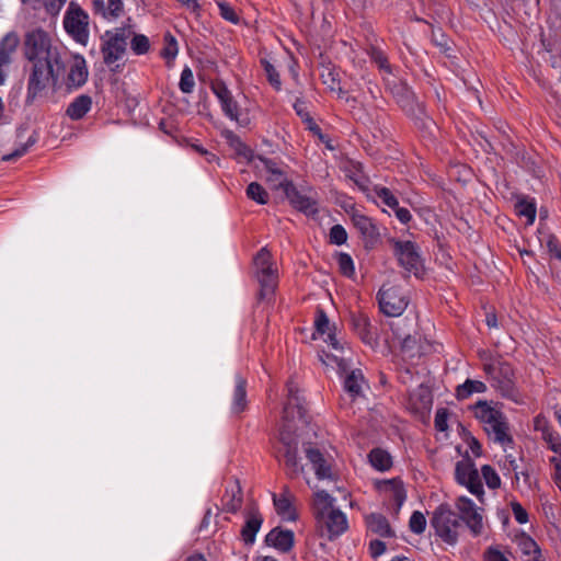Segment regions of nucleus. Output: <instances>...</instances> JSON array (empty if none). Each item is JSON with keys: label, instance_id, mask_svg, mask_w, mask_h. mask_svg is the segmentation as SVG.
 <instances>
[{"label": "nucleus", "instance_id": "f257e3e1", "mask_svg": "<svg viewBox=\"0 0 561 561\" xmlns=\"http://www.w3.org/2000/svg\"><path fill=\"white\" fill-rule=\"evenodd\" d=\"M23 57L28 61L27 102H33L50 83L56 85L61 68L60 53L47 32L34 28L25 33L22 44Z\"/></svg>", "mask_w": 561, "mask_h": 561}, {"label": "nucleus", "instance_id": "f03ea898", "mask_svg": "<svg viewBox=\"0 0 561 561\" xmlns=\"http://www.w3.org/2000/svg\"><path fill=\"white\" fill-rule=\"evenodd\" d=\"M313 515L321 536L333 540L348 528L346 515L335 508V499L328 492L317 491L312 500Z\"/></svg>", "mask_w": 561, "mask_h": 561}, {"label": "nucleus", "instance_id": "7ed1b4c3", "mask_svg": "<svg viewBox=\"0 0 561 561\" xmlns=\"http://www.w3.org/2000/svg\"><path fill=\"white\" fill-rule=\"evenodd\" d=\"M473 414L488 437L504 449L513 444L511 427L505 414L491 402L479 401L473 405Z\"/></svg>", "mask_w": 561, "mask_h": 561}, {"label": "nucleus", "instance_id": "20e7f679", "mask_svg": "<svg viewBox=\"0 0 561 561\" xmlns=\"http://www.w3.org/2000/svg\"><path fill=\"white\" fill-rule=\"evenodd\" d=\"M473 414L488 437L504 449L513 444L511 427L505 414L491 402L479 401L473 405Z\"/></svg>", "mask_w": 561, "mask_h": 561}, {"label": "nucleus", "instance_id": "39448f33", "mask_svg": "<svg viewBox=\"0 0 561 561\" xmlns=\"http://www.w3.org/2000/svg\"><path fill=\"white\" fill-rule=\"evenodd\" d=\"M298 385L294 380L287 382V402L284 407V420L286 423L283 425L279 433V440L283 445L284 450L290 449L291 447L298 448V439L295 435L294 426L290 421L296 417L304 419L306 409L302 404V398L299 397Z\"/></svg>", "mask_w": 561, "mask_h": 561}, {"label": "nucleus", "instance_id": "423d86ee", "mask_svg": "<svg viewBox=\"0 0 561 561\" xmlns=\"http://www.w3.org/2000/svg\"><path fill=\"white\" fill-rule=\"evenodd\" d=\"M483 371L491 381V386L499 391L502 397L518 402L519 393L515 388L513 380L514 373L508 363L500 358L490 357L483 363Z\"/></svg>", "mask_w": 561, "mask_h": 561}, {"label": "nucleus", "instance_id": "0eeeda50", "mask_svg": "<svg viewBox=\"0 0 561 561\" xmlns=\"http://www.w3.org/2000/svg\"><path fill=\"white\" fill-rule=\"evenodd\" d=\"M255 277L260 284L259 298L270 302L278 285V271L272 254L262 248L253 259Z\"/></svg>", "mask_w": 561, "mask_h": 561}, {"label": "nucleus", "instance_id": "6e6552de", "mask_svg": "<svg viewBox=\"0 0 561 561\" xmlns=\"http://www.w3.org/2000/svg\"><path fill=\"white\" fill-rule=\"evenodd\" d=\"M431 526L444 542L454 546L458 541L461 523L449 505L440 504L433 512Z\"/></svg>", "mask_w": 561, "mask_h": 561}, {"label": "nucleus", "instance_id": "1a4fd4ad", "mask_svg": "<svg viewBox=\"0 0 561 561\" xmlns=\"http://www.w3.org/2000/svg\"><path fill=\"white\" fill-rule=\"evenodd\" d=\"M393 254L399 265L404 270L405 275H414L421 278L424 274V262L420 253V248L412 241H402L392 239Z\"/></svg>", "mask_w": 561, "mask_h": 561}, {"label": "nucleus", "instance_id": "9d476101", "mask_svg": "<svg viewBox=\"0 0 561 561\" xmlns=\"http://www.w3.org/2000/svg\"><path fill=\"white\" fill-rule=\"evenodd\" d=\"M133 30L130 26L116 27L113 31H106L102 36L101 51L103 61L111 66L119 60L127 47V39L131 36Z\"/></svg>", "mask_w": 561, "mask_h": 561}, {"label": "nucleus", "instance_id": "9b49d317", "mask_svg": "<svg viewBox=\"0 0 561 561\" xmlns=\"http://www.w3.org/2000/svg\"><path fill=\"white\" fill-rule=\"evenodd\" d=\"M66 32L79 44L87 45L89 39V15L76 2H70L64 16Z\"/></svg>", "mask_w": 561, "mask_h": 561}, {"label": "nucleus", "instance_id": "f8f14e48", "mask_svg": "<svg viewBox=\"0 0 561 561\" xmlns=\"http://www.w3.org/2000/svg\"><path fill=\"white\" fill-rule=\"evenodd\" d=\"M455 478L459 484L466 486L471 494L483 502L484 490L480 474L470 460H460L456 463Z\"/></svg>", "mask_w": 561, "mask_h": 561}, {"label": "nucleus", "instance_id": "ddd939ff", "mask_svg": "<svg viewBox=\"0 0 561 561\" xmlns=\"http://www.w3.org/2000/svg\"><path fill=\"white\" fill-rule=\"evenodd\" d=\"M378 302L381 312L389 317L400 316L408 306V299L396 286H382L378 291Z\"/></svg>", "mask_w": 561, "mask_h": 561}, {"label": "nucleus", "instance_id": "4468645a", "mask_svg": "<svg viewBox=\"0 0 561 561\" xmlns=\"http://www.w3.org/2000/svg\"><path fill=\"white\" fill-rule=\"evenodd\" d=\"M455 506L459 512V520H462L474 536H479L483 529L482 510L467 496L457 497Z\"/></svg>", "mask_w": 561, "mask_h": 561}, {"label": "nucleus", "instance_id": "2eb2a0df", "mask_svg": "<svg viewBox=\"0 0 561 561\" xmlns=\"http://www.w3.org/2000/svg\"><path fill=\"white\" fill-rule=\"evenodd\" d=\"M213 93L220 102L224 114L231 121L239 122V105L231 91L222 80H215L210 84Z\"/></svg>", "mask_w": 561, "mask_h": 561}, {"label": "nucleus", "instance_id": "dca6fc26", "mask_svg": "<svg viewBox=\"0 0 561 561\" xmlns=\"http://www.w3.org/2000/svg\"><path fill=\"white\" fill-rule=\"evenodd\" d=\"M256 160H259L262 165L261 170L266 173L265 180L271 188L283 190L285 192V188L293 184L290 181H288L284 171L278 167L276 161L262 156H257ZM256 168L260 169V165L256 164Z\"/></svg>", "mask_w": 561, "mask_h": 561}, {"label": "nucleus", "instance_id": "f3484780", "mask_svg": "<svg viewBox=\"0 0 561 561\" xmlns=\"http://www.w3.org/2000/svg\"><path fill=\"white\" fill-rule=\"evenodd\" d=\"M340 370L345 374L344 378V390L350 397L351 401H354L363 393L364 376L360 369H352L347 371L345 360L334 356Z\"/></svg>", "mask_w": 561, "mask_h": 561}, {"label": "nucleus", "instance_id": "a211bd4d", "mask_svg": "<svg viewBox=\"0 0 561 561\" xmlns=\"http://www.w3.org/2000/svg\"><path fill=\"white\" fill-rule=\"evenodd\" d=\"M244 525L241 529L243 542L251 546L255 542V537L263 524V516L256 505L248 507L244 512Z\"/></svg>", "mask_w": 561, "mask_h": 561}, {"label": "nucleus", "instance_id": "6ab92c4d", "mask_svg": "<svg viewBox=\"0 0 561 561\" xmlns=\"http://www.w3.org/2000/svg\"><path fill=\"white\" fill-rule=\"evenodd\" d=\"M377 490L396 504V512H399L407 499L403 483L399 479L381 480L376 483Z\"/></svg>", "mask_w": 561, "mask_h": 561}, {"label": "nucleus", "instance_id": "aec40b11", "mask_svg": "<svg viewBox=\"0 0 561 561\" xmlns=\"http://www.w3.org/2000/svg\"><path fill=\"white\" fill-rule=\"evenodd\" d=\"M305 453L318 479H333L332 466L318 448L309 445L305 448Z\"/></svg>", "mask_w": 561, "mask_h": 561}, {"label": "nucleus", "instance_id": "412c9836", "mask_svg": "<svg viewBox=\"0 0 561 561\" xmlns=\"http://www.w3.org/2000/svg\"><path fill=\"white\" fill-rule=\"evenodd\" d=\"M243 502L242 490L238 479H232L226 486L221 499L222 510L229 513H237Z\"/></svg>", "mask_w": 561, "mask_h": 561}, {"label": "nucleus", "instance_id": "4be33fe9", "mask_svg": "<svg viewBox=\"0 0 561 561\" xmlns=\"http://www.w3.org/2000/svg\"><path fill=\"white\" fill-rule=\"evenodd\" d=\"M285 195L290 202V204L297 208L298 210L307 214L313 215L318 211L317 202L310 196H306L301 194L294 184L288 185L285 188Z\"/></svg>", "mask_w": 561, "mask_h": 561}, {"label": "nucleus", "instance_id": "5701e85b", "mask_svg": "<svg viewBox=\"0 0 561 561\" xmlns=\"http://www.w3.org/2000/svg\"><path fill=\"white\" fill-rule=\"evenodd\" d=\"M351 218L354 227L367 242L373 244L378 240L379 231L371 218L357 210L353 211Z\"/></svg>", "mask_w": 561, "mask_h": 561}, {"label": "nucleus", "instance_id": "b1692460", "mask_svg": "<svg viewBox=\"0 0 561 561\" xmlns=\"http://www.w3.org/2000/svg\"><path fill=\"white\" fill-rule=\"evenodd\" d=\"M88 75L85 59L79 55L75 56L67 77L68 87L76 89L82 87L88 80Z\"/></svg>", "mask_w": 561, "mask_h": 561}, {"label": "nucleus", "instance_id": "393cba45", "mask_svg": "<svg viewBox=\"0 0 561 561\" xmlns=\"http://www.w3.org/2000/svg\"><path fill=\"white\" fill-rule=\"evenodd\" d=\"M265 543L282 552H287L294 545V533L291 530L274 528L266 535Z\"/></svg>", "mask_w": 561, "mask_h": 561}, {"label": "nucleus", "instance_id": "a878e982", "mask_svg": "<svg viewBox=\"0 0 561 561\" xmlns=\"http://www.w3.org/2000/svg\"><path fill=\"white\" fill-rule=\"evenodd\" d=\"M367 529L380 537H393L394 533L388 519L379 513H371L365 517Z\"/></svg>", "mask_w": 561, "mask_h": 561}, {"label": "nucleus", "instance_id": "bb28decb", "mask_svg": "<svg viewBox=\"0 0 561 561\" xmlns=\"http://www.w3.org/2000/svg\"><path fill=\"white\" fill-rule=\"evenodd\" d=\"M273 502L277 514L285 520H295L296 511L289 497V491L286 488L279 496L273 494Z\"/></svg>", "mask_w": 561, "mask_h": 561}, {"label": "nucleus", "instance_id": "cd10ccee", "mask_svg": "<svg viewBox=\"0 0 561 561\" xmlns=\"http://www.w3.org/2000/svg\"><path fill=\"white\" fill-rule=\"evenodd\" d=\"M20 44V37L16 32L7 33L0 41V65H9L11 56Z\"/></svg>", "mask_w": 561, "mask_h": 561}, {"label": "nucleus", "instance_id": "c85d7f7f", "mask_svg": "<svg viewBox=\"0 0 561 561\" xmlns=\"http://www.w3.org/2000/svg\"><path fill=\"white\" fill-rule=\"evenodd\" d=\"M92 106V99L87 94L77 96L67 107L66 114L73 121L81 119Z\"/></svg>", "mask_w": 561, "mask_h": 561}, {"label": "nucleus", "instance_id": "c756f323", "mask_svg": "<svg viewBox=\"0 0 561 561\" xmlns=\"http://www.w3.org/2000/svg\"><path fill=\"white\" fill-rule=\"evenodd\" d=\"M247 408V380L236 376V385L232 399V412L240 413Z\"/></svg>", "mask_w": 561, "mask_h": 561}, {"label": "nucleus", "instance_id": "7c9ffc66", "mask_svg": "<svg viewBox=\"0 0 561 561\" xmlns=\"http://www.w3.org/2000/svg\"><path fill=\"white\" fill-rule=\"evenodd\" d=\"M314 324H316V329H317L318 333H320L322 335L323 334L328 335V337L325 339V342H329L330 345L336 351L342 350V346H340V343H339L335 334L331 332L330 321H329L327 314L322 310H320L318 312V317L316 319Z\"/></svg>", "mask_w": 561, "mask_h": 561}, {"label": "nucleus", "instance_id": "2f4dec72", "mask_svg": "<svg viewBox=\"0 0 561 561\" xmlns=\"http://www.w3.org/2000/svg\"><path fill=\"white\" fill-rule=\"evenodd\" d=\"M515 211L519 217H525L528 225H531L536 218V203L534 198L518 197L515 203Z\"/></svg>", "mask_w": 561, "mask_h": 561}, {"label": "nucleus", "instance_id": "473e14b6", "mask_svg": "<svg viewBox=\"0 0 561 561\" xmlns=\"http://www.w3.org/2000/svg\"><path fill=\"white\" fill-rule=\"evenodd\" d=\"M486 386L480 380L467 379L463 383L456 388V397L458 400H466L473 393H483Z\"/></svg>", "mask_w": 561, "mask_h": 561}, {"label": "nucleus", "instance_id": "72a5a7b5", "mask_svg": "<svg viewBox=\"0 0 561 561\" xmlns=\"http://www.w3.org/2000/svg\"><path fill=\"white\" fill-rule=\"evenodd\" d=\"M369 461L374 468L380 471L388 470L391 467V457L390 455L380 449L375 448L369 453Z\"/></svg>", "mask_w": 561, "mask_h": 561}, {"label": "nucleus", "instance_id": "f704fd0d", "mask_svg": "<svg viewBox=\"0 0 561 561\" xmlns=\"http://www.w3.org/2000/svg\"><path fill=\"white\" fill-rule=\"evenodd\" d=\"M518 546L522 552L529 557L527 561H538L542 556L539 546L537 542L530 538L529 536H523L519 539Z\"/></svg>", "mask_w": 561, "mask_h": 561}, {"label": "nucleus", "instance_id": "c9c22d12", "mask_svg": "<svg viewBox=\"0 0 561 561\" xmlns=\"http://www.w3.org/2000/svg\"><path fill=\"white\" fill-rule=\"evenodd\" d=\"M284 458L285 465L291 477H297L302 472L304 468L300 466L298 460V448L291 447L290 449L284 450Z\"/></svg>", "mask_w": 561, "mask_h": 561}, {"label": "nucleus", "instance_id": "e433bc0d", "mask_svg": "<svg viewBox=\"0 0 561 561\" xmlns=\"http://www.w3.org/2000/svg\"><path fill=\"white\" fill-rule=\"evenodd\" d=\"M245 194L248 198L256 202L257 204L265 205L268 202V194L266 190L257 182H252L248 185Z\"/></svg>", "mask_w": 561, "mask_h": 561}, {"label": "nucleus", "instance_id": "4c0bfd02", "mask_svg": "<svg viewBox=\"0 0 561 561\" xmlns=\"http://www.w3.org/2000/svg\"><path fill=\"white\" fill-rule=\"evenodd\" d=\"M354 325L364 341L370 342L373 340V325L367 316L359 314L354 319Z\"/></svg>", "mask_w": 561, "mask_h": 561}, {"label": "nucleus", "instance_id": "58836bf2", "mask_svg": "<svg viewBox=\"0 0 561 561\" xmlns=\"http://www.w3.org/2000/svg\"><path fill=\"white\" fill-rule=\"evenodd\" d=\"M130 48L136 55H144L150 49L149 38L144 34H131Z\"/></svg>", "mask_w": 561, "mask_h": 561}, {"label": "nucleus", "instance_id": "ea45409f", "mask_svg": "<svg viewBox=\"0 0 561 561\" xmlns=\"http://www.w3.org/2000/svg\"><path fill=\"white\" fill-rule=\"evenodd\" d=\"M336 262L339 265L340 272L346 276L352 277L355 273L354 262L350 254L347 253H339L336 255Z\"/></svg>", "mask_w": 561, "mask_h": 561}, {"label": "nucleus", "instance_id": "a19ab883", "mask_svg": "<svg viewBox=\"0 0 561 561\" xmlns=\"http://www.w3.org/2000/svg\"><path fill=\"white\" fill-rule=\"evenodd\" d=\"M37 137L35 135H31L26 142L20 145L14 151L9 154L2 157L3 161H14L22 156H24L28 149L36 142Z\"/></svg>", "mask_w": 561, "mask_h": 561}, {"label": "nucleus", "instance_id": "79ce46f5", "mask_svg": "<svg viewBox=\"0 0 561 561\" xmlns=\"http://www.w3.org/2000/svg\"><path fill=\"white\" fill-rule=\"evenodd\" d=\"M195 87L193 71L190 67H185L181 72L179 88L183 93H192Z\"/></svg>", "mask_w": 561, "mask_h": 561}, {"label": "nucleus", "instance_id": "37998d69", "mask_svg": "<svg viewBox=\"0 0 561 561\" xmlns=\"http://www.w3.org/2000/svg\"><path fill=\"white\" fill-rule=\"evenodd\" d=\"M261 64L265 70L268 82L275 88V90L279 91L282 88V82L275 67L267 59H262Z\"/></svg>", "mask_w": 561, "mask_h": 561}, {"label": "nucleus", "instance_id": "c03bdc74", "mask_svg": "<svg viewBox=\"0 0 561 561\" xmlns=\"http://www.w3.org/2000/svg\"><path fill=\"white\" fill-rule=\"evenodd\" d=\"M409 527L412 533L417 535L422 534L426 528V518L424 514L419 511L413 512L409 520Z\"/></svg>", "mask_w": 561, "mask_h": 561}, {"label": "nucleus", "instance_id": "a18cd8bd", "mask_svg": "<svg viewBox=\"0 0 561 561\" xmlns=\"http://www.w3.org/2000/svg\"><path fill=\"white\" fill-rule=\"evenodd\" d=\"M374 192L376 196L380 198L381 202L388 207L392 208L398 206V199L389 188L383 186H375Z\"/></svg>", "mask_w": 561, "mask_h": 561}, {"label": "nucleus", "instance_id": "49530a36", "mask_svg": "<svg viewBox=\"0 0 561 561\" xmlns=\"http://www.w3.org/2000/svg\"><path fill=\"white\" fill-rule=\"evenodd\" d=\"M230 146L232 147V149L234 150V152L238 156H240L249 161L253 160L251 149L245 144H243L237 136L231 135Z\"/></svg>", "mask_w": 561, "mask_h": 561}, {"label": "nucleus", "instance_id": "de8ad7c7", "mask_svg": "<svg viewBox=\"0 0 561 561\" xmlns=\"http://www.w3.org/2000/svg\"><path fill=\"white\" fill-rule=\"evenodd\" d=\"M541 439L547 444L550 450L561 456V436L554 428L541 437Z\"/></svg>", "mask_w": 561, "mask_h": 561}, {"label": "nucleus", "instance_id": "09e8293b", "mask_svg": "<svg viewBox=\"0 0 561 561\" xmlns=\"http://www.w3.org/2000/svg\"><path fill=\"white\" fill-rule=\"evenodd\" d=\"M481 473L485 480L486 485L490 489H496L501 484V480L496 471L489 465H484L481 468Z\"/></svg>", "mask_w": 561, "mask_h": 561}, {"label": "nucleus", "instance_id": "8fccbe9b", "mask_svg": "<svg viewBox=\"0 0 561 561\" xmlns=\"http://www.w3.org/2000/svg\"><path fill=\"white\" fill-rule=\"evenodd\" d=\"M371 60L379 67V69L391 73V68L388 62L387 56L378 48L373 47L369 51Z\"/></svg>", "mask_w": 561, "mask_h": 561}, {"label": "nucleus", "instance_id": "3c124183", "mask_svg": "<svg viewBox=\"0 0 561 561\" xmlns=\"http://www.w3.org/2000/svg\"><path fill=\"white\" fill-rule=\"evenodd\" d=\"M347 240V232L341 225H334L330 230L331 243L341 245Z\"/></svg>", "mask_w": 561, "mask_h": 561}, {"label": "nucleus", "instance_id": "603ef678", "mask_svg": "<svg viewBox=\"0 0 561 561\" xmlns=\"http://www.w3.org/2000/svg\"><path fill=\"white\" fill-rule=\"evenodd\" d=\"M165 42H167V45L162 49L161 55L164 58L172 60L178 55V43H176L175 38L173 36H171L170 34H168L165 36Z\"/></svg>", "mask_w": 561, "mask_h": 561}, {"label": "nucleus", "instance_id": "864d4df0", "mask_svg": "<svg viewBox=\"0 0 561 561\" xmlns=\"http://www.w3.org/2000/svg\"><path fill=\"white\" fill-rule=\"evenodd\" d=\"M218 8H219V13H220V15H221L225 20H227V21H229V22H231V23H233V24H238V22H239V16H238V14L236 13V11L233 10V8H232V7H230V5H229L228 3H226V2H219V3H218Z\"/></svg>", "mask_w": 561, "mask_h": 561}, {"label": "nucleus", "instance_id": "5fc2aeb1", "mask_svg": "<svg viewBox=\"0 0 561 561\" xmlns=\"http://www.w3.org/2000/svg\"><path fill=\"white\" fill-rule=\"evenodd\" d=\"M534 430L536 432H539L541 434V437H543L551 430H553V427L551 426L546 416L539 414L534 419Z\"/></svg>", "mask_w": 561, "mask_h": 561}, {"label": "nucleus", "instance_id": "6e6d98bb", "mask_svg": "<svg viewBox=\"0 0 561 561\" xmlns=\"http://www.w3.org/2000/svg\"><path fill=\"white\" fill-rule=\"evenodd\" d=\"M123 12L122 0H107L106 1V19H116Z\"/></svg>", "mask_w": 561, "mask_h": 561}, {"label": "nucleus", "instance_id": "4d7b16f0", "mask_svg": "<svg viewBox=\"0 0 561 561\" xmlns=\"http://www.w3.org/2000/svg\"><path fill=\"white\" fill-rule=\"evenodd\" d=\"M323 83L327 84L332 91H339L342 92V89L340 88V82L337 79V73L334 72V70H328L327 72L322 73Z\"/></svg>", "mask_w": 561, "mask_h": 561}, {"label": "nucleus", "instance_id": "13d9d810", "mask_svg": "<svg viewBox=\"0 0 561 561\" xmlns=\"http://www.w3.org/2000/svg\"><path fill=\"white\" fill-rule=\"evenodd\" d=\"M550 463L552 466V480L557 486H561V458L560 457H551Z\"/></svg>", "mask_w": 561, "mask_h": 561}, {"label": "nucleus", "instance_id": "bf43d9fd", "mask_svg": "<svg viewBox=\"0 0 561 561\" xmlns=\"http://www.w3.org/2000/svg\"><path fill=\"white\" fill-rule=\"evenodd\" d=\"M67 0H44V7L48 14L57 15Z\"/></svg>", "mask_w": 561, "mask_h": 561}, {"label": "nucleus", "instance_id": "052dcab7", "mask_svg": "<svg viewBox=\"0 0 561 561\" xmlns=\"http://www.w3.org/2000/svg\"><path fill=\"white\" fill-rule=\"evenodd\" d=\"M511 506L517 523L525 524L528 522V513L518 502H513Z\"/></svg>", "mask_w": 561, "mask_h": 561}, {"label": "nucleus", "instance_id": "680f3d73", "mask_svg": "<svg viewBox=\"0 0 561 561\" xmlns=\"http://www.w3.org/2000/svg\"><path fill=\"white\" fill-rule=\"evenodd\" d=\"M447 416H448V413H447V410L446 409H439L437 410L436 412V415H435V427L438 430V431H446L447 430Z\"/></svg>", "mask_w": 561, "mask_h": 561}, {"label": "nucleus", "instance_id": "e2e57ef3", "mask_svg": "<svg viewBox=\"0 0 561 561\" xmlns=\"http://www.w3.org/2000/svg\"><path fill=\"white\" fill-rule=\"evenodd\" d=\"M484 561H510L499 549L490 547L484 552Z\"/></svg>", "mask_w": 561, "mask_h": 561}, {"label": "nucleus", "instance_id": "0e129e2a", "mask_svg": "<svg viewBox=\"0 0 561 561\" xmlns=\"http://www.w3.org/2000/svg\"><path fill=\"white\" fill-rule=\"evenodd\" d=\"M416 345V337L408 334L401 340V348L403 352L410 353V356H413L414 354L412 351L415 348Z\"/></svg>", "mask_w": 561, "mask_h": 561}, {"label": "nucleus", "instance_id": "69168bd1", "mask_svg": "<svg viewBox=\"0 0 561 561\" xmlns=\"http://www.w3.org/2000/svg\"><path fill=\"white\" fill-rule=\"evenodd\" d=\"M369 551L371 557L377 558L386 551V545L378 539L371 540L369 543Z\"/></svg>", "mask_w": 561, "mask_h": 561}, {"label": "nucleus", "instance_id": "338daca9", "mask_svg": "<svg viewBox=\"0 0 561 561\" xmlns=\"http://www.w3.org/2000/svg\"><path fill=\"white\" fill-rule=\"evenodd\" d=\"M392 209L394 210L397 218L402 224H408L411 220L412 215L409 209L400 207L399 205L397 207H392Z\"/></svg>", "mask_w": 561, "mask_h": 561}, {"label": "nucleus", "instance_id": "774afa93", "mask_svg": "<svg viewBox=\"0 0 561 561\" xmlns=\"http://www.w3.org/2000/svg\"><path fill=\"white\" fill-rule=\"evenodd\" d=\"M294 110L296 111L297 115L299 117H301L302 122L305 121V118L310 116L309 113L306 110L305 103L302 101H300V100H297L295 102Z\"/></svg>", "mask_w": 561, "mask_h": 561}]
</instances>
